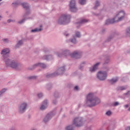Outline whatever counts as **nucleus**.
<instances>
[{
  "label": "nucleus",
  "mask_w": 130,
  "mask_h": 130,
  "mask_svg": "<svg viewBox=\"0 0 130 130\" xmlns=\"http://www.w3.org/2000/svg\"><path fill=\"white\" fill-rule=\"evenodd\" d=\"M67 130H73V127L72 125L68 126L66 127Z\"/></svg>",
  "instance_id": "nucleus-23"
},
{
  "label": "nucleus",
  "mask_w": 130,
  "mask_h": 130,
  "mask_svg": "<svg viewBox=\"0 0 130 130\" xmlns=\"http://www.w3.org/2000/svg\"><path fill=\"white\" fill-rule=\"evenodd\" d=\"M30 70H33V69H31Z\"/></svg>",
  "instance_id": "nucleus-46"
},
{
  "label": "nucleus",
  "mask_w": 130,
  "mask_h": 130,
  "mask_svg": "<svg viewBox=\"0 0 130 130\" xmlns=\"http://www.w3.org/2000/svg\"><path fill=\"white\" fill-rule=\"evenodd\" d=\"M58 56H59V57H60V56H61V55L58 54Z\"/></svg>",
  "instance_id": "nucleus-42"
},
{
  "label": "nucleus",
  "mask_w": 130,
  "mask_h": 130,
  "mask_svg": "<svg viewBox=\"0 0 130 130\" xmlns=\"http://www.w3.org/2000/svg\"><path fill=\"white\" fill-rule=\"evenodd\" d=\"M70 19H71V16L62 14L59 19L58 23L60 25H66L69 23Z\"/></svg>",
  "instance_id": "nucleus-4"
},
{
  "label": "nucleus",
  "mask_w": 130,
  "mask_h": 130,
  "mask_svg": "<svg viewBox=\"0 0 130 130\" xmlns=\"http://www.w3.org/2000/svg\"><path fill=\"white\" fill-rule=\"evenodd\" d=\"M97 77L101 81L106 80V78H107V72L105 71H100L98 73Z\"/></svg>",
  "instance_id": "nucleus-5"
},
{
  "label": "nucleus",
  "mask_w": 130,
  "mask_h": 130,
  "mask_svg": "<svg viewBox=\"0 0 130 130\" xmlns=\"http://www.w3.org/2000/svg\"><path fill=\"white\" fill-rule=\"evenodd\" d=\"M70 10L73 12L78 11L77 7H76V1L75 0H72L70 2Z\"/></svg>",
  "instance_id": "nucleus-7"
},
{
  "label": "nucleus",
  "mask_w": 130,
  "mask_h": 130,
  "mask_svg": "<svg viewBox=\"0 0 130 130\" xmlns=\"http://www.w3.org/2000/svg\"><path fill=\"white\" fill-rule=\"evenodd\" d=\"M3 17L1 16H0V20H2V18Z\"/></svg>",
  "instance_id": "nucleus-41"
},
{
  "label": "nucleus",
  "mask_w": 130,
  "mask_h": 130,
  "mask_svg": "<svg viewBox=\"0 0 130 130\" xmlns=\"http://www.w3.org/2000/svg\"><path fill=\"white\" fill-rule=\"evenodd\" d=\"M66 36H68V35L65 34Z\"/></svg>",
  "instance_id": "nucleus-44"
},
{
  "label": "nucleus",
  "mask_w": 130,
  "mask_h": 130,
  "mask_svg": "<svg viewBox=\"0 0 130 130\" xmlns=\"http://www.w3.org/2000/svg\"><path fill=\"white\" fill-rule=\"evenodd\" d=\"M36 78L35 77L32 76V77H30V79H34V78Z\"/></svg>",
  "instance_id": "nucleus-40"
},
{
  "label": "nucleus",
  "mask_w": 130,
  "mask_h": 130,
  "mask_svg": "<svg viewBox=\"0 0 130 130\" xmlns=\"http://www.w3.org/2000/svg\"><path fill=\"white\" fill-rule=\"evenodd\" d=\"M76 36L77 37H81V34L79 32H76Z\"/></svg>",
  "instance_id": "nucleus-26"
},
{
  "label": "nucleus",
  "mask_w": 130,
  "mask_h": 130,
  "mask_svg": "<svg viewBox=\"0 0 130 130\" xmlns=\"http://www.w3.org/2000/svg\"><path fill=\"white\" fill-rule=\"evenodd\" d=\"M124 16H125V13H124V12H119L118 14L116 15L114 19L107 20L106 21V25L113 24L114 23H116V22H120V21H122V20H123Z\"/></svg>",
  "instance_id": "nucleus-3"
},
{
  "label": "nucleus",
  "mask_w": 130,
  "mask_h": 130,
  "mask_svg": "<svg viewBox=\"0 0 130 130\" xmlns=\"http://www.w3.org/2000/svg\"><path fill=\"white\" fill-rule=\"evenodd\" d=\"M53 76H55V74H50V75H47V78H49V77H53Z\"/></svg>",
  "instance_id": "nucleus-34"
},
{
  "label": "nucleus",
  "mask_w": 130,
  "mask_h": 130,
  "mask_svg": "<svg viewBox=\"0 0 130 130\" xmlns=\"http://www.w3.org/2000/svg\"><path fill=\"white\" fill-rule=\"evenodd\" d=\"M2 1H3V0H0V2H2Z\"/></svg>",
  "instance_id": "nucleus-45"
},
{
  "label": "nucleus",
  "mask_w": 130,
  "mask_h": 130,
  "mask_svg": "<svg viewBox=\"0 0 130 130\" xmlns=\"http://www.w3.org/2000/svg\"><path fill=\"white\" fill-rule=\"evenodd\" d=\"M27 108V104L25 103H22L20 107L19 112L20 113H23L26 111V108Z\"/></svg>",
  "instance_id": "nucleus-8"
},
{
  "label": "nucleus",
  "mask_w": 130,
  "mask_h": 130,
  "mask_svg": "<svg viewBox=\"0 0 130 130\" xmlns=\"http://www.w3.org/2000/svg\"><path fill=\"white\" fill-rule=\"evenodd\" d=\"M126 130H130V127H128L126 128Z\"/></svg>",
  "instance_id": "nucleus-37"
},
{
  "label": "nucleus",
  "mask_w": 130,
  "mask_h": 130,
  "mask_svg": "<svg viewBox=\"0 0 130 130\" xmlns=\"http://www.w3.org/2000/svg\"><path fill=\"white\" fill-rule=\"evenodd\" d=\"M51 118V116L50 114H47L44 119L45 122H47V121H48Z\"/></svg>",
  "instance_id": "nucleus-12"
},
{
  "label": "nucleus",
  "mask_w": 130,
  "mask_h": 130,
  "mask_svg": "<svg viewBox=\"0 0 130 130\" xmlns=\"http://www.w3.org/2000/svg\"><path fill=\"white\" fill-rule=\"evenodd\" d=\"M87 22H88V20L83 19L78 24H84V23H87Z\"/></svg>",
  "instance_id": "nucleus-16"
},
{
  "label": "nucleus",
  "mask_w": 130,
  "mask_h": 130,
  "mask_svg": "<svg viewBox=\"0 0 130 130\" xmlns=\"http://www.w3.org/2000/svg\"><path fill=\"white\" fill-rule=\"evenodd\" d=\"M126 88L124 86H122L120 87V90H125Z\"/></svg>",
  "instance_id": "nucleus-32"
},
{
  "label": "nucleus",
  "mask_w": 130,
  "mask_h": 130,
  "mask_svg": "<svg viewBox=\"0 0 130 130\" xmlns=\"http://www.w3.org/2000/svg\"><path fill=\"white\" fill-rule=\"evenodd\" d=\"M71 42H72L73 43H76V39H74L73 40H71Z\"/></svg>",
  "instance_id": "nucleus-33"
},
{
  "label": "nucleus",
  "mask_w": 130,
  "mask_h": 130,
  "mask_svg": "<svg viewBox=\"0 0 130 130\" xmlns=\"http://www.w3.org/2000/svg\"><path fill=\"white\" fill-rule=\"evenodd\" d=\"M42 29L41 28H36L35 29H32L31 32H39V31H42Z\"/></svg>",
  "instance_id": "nucleus-17"
},
{
  "label": "nucleus",
  "mask_w": 130,
  "mask_h": 130,
  "mask_svg": "<svg viewBox=\"0 0 130 130\" xmlns=\"http://www.w3.org/2000/svg\"><path fill=\"white\" fill-rule=\"evenodd\" d=\"M126 35L127 36H130V28H128L126 30Z\"/></svg>",
  "instance_id": "nucleus-21"
},
{
  "label": "nucleus",
  "mask_w": 130,
  "mask_h": 130,
  "mask_svg": "<svg viewBox=\"0 0 130 130\" xmlns=\"http://www.w3.org/2000/svg\"><path fill=\"white\" fill-rule=\"evenodd\" d=\"M128 111H130V108L128 109Z\"/></svg>",
  "instance_id": "nucleus-43"
},
{
  "label": "nucleus",
  "mask_w": 130,
  "mask_h": 130,
  "mask_svg": "<svg viewBox=\"0 0 130 130\" xmlns=\"http://www.w3.org/2000/svg\"><path fill=\"white\" fill-rule=\"evenodd\" d=\"M124 106H125V108H127V107H128V105H126Z\"/></svg>",
  "instance_id": "nucleus-38"
},
{
  "label": "nucleus",
  "mask_w": 130,
  "mask_h": 130,
  "mask_svg": "<svg viewBox=\"0 0 130 130\" xmlns=\"http://www.w3.org/2000/svg\"><path fill=\"white\" fill-rule=\"evenodd\" d=\"M3 41L6 43L9 41V40L8 39H3Z\"/></svg>",
  "instance_id": "nucleus-27"
},
{
  "label": "nucleus",
  "mask_w": 130,
  "mask_h": 130,
  "mask_svg": "<svg viewBox=\"0 0 130 130\" xmlns=\"http://www.w3.org/2000/svg\"><path fill=\"white\" fill-rule=\"evenodd\" d=\"M117 105H119V103H118V102H116L114 103V106H117Z\"/></svg>",
  "instance_id": "nucleus-31"
},
{
  "label": "nucleus",
  "mask_w": 130,
  "mask_h": 130,
  "mask_svg": "<svg viewBox=\"0 0 130 130\" xmlns=\"http://www.w3.org/2000/svg\"><path fill=\"white\" fill-rule=\"evenodd\" d=\"M13 5H14V7H17V6L19 5V3L18 2H15L14 3H13Z\"/></svg>",
  "instance_id": "nucleus-25"
},
{
  "label": "nucleus",
  "mask_w": 130,
  "mask_h": 130,
  "mask_svg": "<svg viewBox=\"0 0 130 130\" xmlns=\"http://www.w3.org/2000/svg\"><path fill=\"white\" fill-rule=\"evenodd\" d=\"M7 22L8 23H11V20H8Z\"/></svg>",
  "instance_id": "nucleus-39"
},
{
  "label": "nucleus",
  "mask_w": 130,
  "mask_h": 130,
  "mask_svg": "<svg viewBox=\"0 0 130 130\" xmlns=\"http://www.w3.org/2000/svg\"><path fill=\"white\" fill-rule=\"evenodd\" d=\"M38 66H40V67H41L42 68H43V69H44L46 67V66L44 64V63H39L38 64H35L34 66V68H35V67H37Z\"/></svg>",
  "instance_id": "nucleus-13"
},
{
  "label": "nucleus",
  "mask_w": 130,
  "mask_h": 130,
  "mask_svg": "<svg viewBox=\"0 0 130 130\" xmlns=\"http://www.w3.org/2000/svg\"><path fill=\"white\" fill-rule=\"evenodd\" d=\"M22 6L24 9H26V10L29 9V6L28 5V4L27 3H23Z\"/></svg>",
  "instance_id": "nucleus-15"
},
{
  "label": "nucleus",
  "mask_w": 130,
  "mask_h": 130,
  "mask_svg": "<svg viewBox=\"0 0 130 130\" xmlns=\"http://www.w3.org/2000/svg\"><path fill=\"white\" fill-rule=\"evenodd\" d=\"M100 5V4L99 3V2L96 1L95 7H94V10H96V9H97V7H99Z\"/></svg>",
  "instance_id": "nucleus-18"
},
{
  "label": "nucleus",
  "mask_w": 130,
  "mask_h": 130,
  "mask_svg": "<svg viewBox=\"0 0 130 130\" xmlns=\"http://www.w3.org/2000/svg\"><path fill=\"white\" fill-rule=\"evenodd\" d=\"M47 106H48L47 105V100H45L44 101L43 104L41 107V110H44V109L47 108Z\"/></svg>",
  "instance_id": "nucleus-10"
},
{
  "label": "nucleus",
  "mask_w": 130,
  "mask_h": 130,
  "mask_svg": "<svg viewBox=\"0 0 130 130\" xmlns=\"http://www.w3.org/2000/svg\"><path fill=\"white\" fill-rule=\"evenodd\" d=\"M101 101L98 98H94L93 93H89L87 95V102L86 103L89 107L95 106L97 104H99Z\"/></svg>",
  "instance_id": "nucleus-2"
},
{
  "label": "nucleus",
  "mask_w": 130,
  "mask_h": 130,
  "mask_svg": "<svg viewBox=\"0 0 130 130\" xmlns=\"http://www.w3.org/2000/svg\"><path fill=\"white\" fill-rule=\"evenodd\" d=\"M6 91H7L6 89H3L1 91H0V95H1L2 94H4V93H5Z\"/></svg>",
  "instance_id": "nucleus-22"
},
{
  "label": "nucleus",
  "mask_w": 130,
  "mask_h": 130,
  "mask_svg": "<svg viewBox=\"0 0 130 130\" xmlns=\"http://www.w3.org/2000/svg\"><path fill=\"white\" fill-rule=\"evenodd\" d=\"M23 44V42L22 41H19L16 45V47H19V46Z\"/></svg>",
  "instance_id": "nucleus-19"
},
{
  "label": "nucleus",
  "mask_w": 130,
  "mask_h": 130,
  "mask_svg": "<svg viewBox=\"0 0 130 130\" xmlns=\"http://www.w3.org/2000/svg\"><path fill=\"white\" fill-rule=\"evenodd\" d=\"M80 5H85L86 4V0H79Z\"/></svg>",
  "instance_id": "nucleus-20"
},
{
  "label": "nucleus",
  "mask_w": 130,
  "mask_h": 130,
  "mask_svg": "<svg viewBox=\"0 0 130 130\" xmlns=\"http://www.w3.org/2000/svg\"><path fill=\"white\" fill-rule=\"evenodd\" d=\"M79 89V87H78V86H76L75 87V90H78Z\"/></svg>",
  "instance_id": "nucleus-36"
},
{
  "label": "nucleus",
  "mask_w": 130,
  "mask_h": 130,
  "mask_svg": "<svg viewBox=\"0 0 130 130\" xmlns=\"http://www.w3.org/2000/svg\"><path fill=\"white\" fill-rule=\"evenodd\" d=\"M24 21H25V19H22L21 21H19V23L22 24V23L24 22Z\"/></svg>",
  "instance_id": "nucleus-35"
},
{
  "label": "nucleus",
  "mask_w": 130,
  "mask_h": 130,
  "mask_svg": "<svg viewBox=\"0 0 130 130\" xmlns=\"http://www.w3.org/2000/svg\"><path fill=\"white\" fill-rule=\"evenodd\" d=\"M73 124H75V126H82L83 125V119L81 117L75 118L73 121Z\"/></svg>",
  "instance_id": "nucleus-6"
},
{
  "label": "nucleus",
  "mask_w": 130,
  "mask_h": 130,
  "mask_svg": "<svg viewBox=\"0 0 130 130\" xmlns=\"http://www.w3.org/2000/svg\"><path fill=\"white\" fill-rule=\"evenodd\" d=\"M81 56V53L78 52H74L72 54H71V57L74 58H80Z\"/></svg>",
  "instance_id": "nucleus-9"
},
{
  "label": "nucleus",
  "mask_w": 130,
  "mask_h": 130,
  "mask_svg": "<svg viewBox=\"0 0 130 130\" xmlns=\"http://www.w3.org/2000/svg\"><path fill=\"white\" fill-rule=\"evenodd\" d=\"M117 81H118V78H117V77H115L110 80V84H114V83H116Z\"/></svg>",
  "instance_id": "nucleus-14"
},
{
  "label": "nucleus",
  "mask_w": 130,
  "mask_h": 130,
  "mask_svg": "<svg viewBox=\"0 0 130 130\" xmlns=\"http://www.w3.org/2000/svg\"><path fill=\"white\" fill-rule=\"evenodd\" d=\"M51 57V56H45V59H49Z\"/></svg>",
  "instance_id": "nucleus-28"
},
{
  "label": "nucleus",
  "mask_w": 130,
  "mask_h": 130,
  "mask_svg": "<svg viewBox=\"0 0 130 130\" xmlns=\"http://www.w3.org/2000/svg\"><path fill=\"white\" fill-rule=\"evenodd\" d=\"M38 96L39 98H41V97H42L43 96V94H42V93H39L38 94Z\"/></svg>",
  "instance_id": "nucleus-29"
},
{
  "label": "nucleus",
  "mask_w": 130,
  "mask_h": 130,
  "mask_svg": "<svg viewBox=\"0 0 130 130\" xmlns=\"http://www.w3.org/2000/svg\"><path fill=\"white\" fill-rule=\"evenodd\" d=\"M9 53H10V50L8 48L3 49L1 52V54L4 57V60L5 63L7 67H10L13 69H17L18 68V63L15 61H11L8 57L9 56Z\"/></svg>",
  "instance_id": "nucleus-1"
},
{
  "label": "nucleus",
  "mask_w": 130,
  "mask_h": 130,
  "mask_svg": "<svg viewBox=\"0 0 130 130\" xmlns=\"http://www.w3.org/2000/svg\"><path fill=\"white\" fill-rule=\"evenodd\" d=\"M106 114H107V115L110 116L111 115V111H108L106 113Z\"/></svg>",
  "instance_id": "nucleus-24"
},
{
  "label": "nucleus",
  "mask_w": 130,
  "mask_h": 130,
  "mask_svg": "<svg viewBox=\"0 0 130 130\" xmlns=\"http://www.w3.org/2000/svg\"><path fill=\"white\" fill-rule=\"evenodd\" d=\"M100 64V63L98 62L96 64H95L92 68L90 69V71L91 73H93V72H95L97 69H98V66Z\"/></svg>",
  "instance_id": "nucleus-11"
},
{
  "label": "nucleus",
  "mask_w": 130,
  "mask_h": 130,
  "mask_svg": "<svg viewBox=\"0 0 130 130\" xmlns=\"http://www.w3.org/2000/svg\"><path fill=\"white\" fill-rule=\"evenodd\" d=\"M59 71H61V72H64V67H62L59 69Z\"/></svg>",
  "instance_id": "nucleus-30"
}]
</instances>
